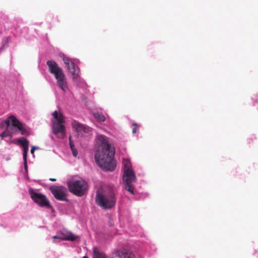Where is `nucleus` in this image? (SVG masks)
I'll return each instance as SVG.
<instances>
[{"mask_svg": "<svg viewBox=\"0 0 258 258\" xmlns=\"http://www.w3.org/2000/svg\"><path fill=\"white\" fill-rule=\"evenodd\" d=\"M97 143L98 147L95 155L96 162L103 170L113 171L116 167L114 150L111 149L108 138L103 135H98Z\"/></svg>", "mask_w": 258, "mask_h": 258, "instance_id": "f257e3e1", "label": "nucleus"}, {"mask_svg": "<svg viewBox=\"0 0 258 258\" xmlns=\"http://www.w3.org/2000/svg\"><path fill=\"white\" fill-rule=\"evenodd\" d=\"M46 64L48 67L49 72L54 75L57 86L63 91L67 92L68 90V82L62 70L54 60H48Z\"/></svg>", "mask_w": 258, "mask_h": 258, "instance_id": "f03ea898", "label": "nucleus"}, {"mask_svg": "<svg viewBox=\"0 0 258 258\" xmlns=\"http://www.w3.org/2000/svg\"><path fill=\"white\" fill-rule=\"evenodd\" d=\"M95 200L97 205L103 209H109L115 206L116 199L114 191L110 189L108 191L98 190Z\"/></svg>", "mask_w": 258, "mask_h": 258, "instance_id": "7ed1b4c3", "label": "nucleus"}, {"mask_svg": "<svg viewBox=\"0 0 258 258\" xmlns=\"http://www.w3.org/2000/svg\"><path fill=\"white\" fill-rule=\"evenodd\" d=\"M124 173L123 181L124 188L132 195L134 194L133 182L136 180V176L134 171L131 168V163L127 161H123Z\"/></svg>", "mask_w": 258, "mask_h": 258, "instance_id": "20e7f679", "label": "nucleus"}, {"mask_svg": "<svg viewBox=\"0 0 258 258\" xmlns=\"http://www.w3.org/2000/svg\"><path fill=\"white\" fill-rule=\"evenodd\" d=\"M67 184L70 191L79 197L84 195L88 190L87 182L82 179L69 181Z\"/></svg>", "mask_w": 258, "mask_h": 258, "instance_id": "39448f33", "label": "nucleus"}, {"mask_svg": "<svg viewBox=\"0 0 258 258\" xmlns=\"http://www.w3.org/2000/svg\"><path fill=\"white\" fill-rule=\"evenodd\" d=\"M49 189L54 198L60 201H68L67 199V189L63 186L53 185L49 187Z\"/></svg>", "mask_w": 258, "mask_h": 258, "instance_id": "423d86ee", "label": "nucleus"}, {"mask_svg": "<svg viewBox=\"0 0 258 258\" xmlns=\"http://www.w3.org/2000/svg\"><path fill=\"white\" fill-rule=\"evenodd\" d=\"M29 193L34 202L40 207L47 208H49L51 207L48 199L45 195L32 190H30Z\"/></svg>", "mask_w": 258, "mask_h": 258, "instance_id": "0eeeda50", "label": "nucleus"}, {"mask_svg": "<svg viewBox=\"0 0 258 258\" xmlns=\"http://www.w3.org/2000/svg\"><path fill=\"white\" fill-rule=\"evenodd\" d=\"M62 59L69 72L73 75V79H75L78 78L79 69L75 66L73 60L67 56H63Z\"/></svg>", "mask_w": 258, "mask_h": 258, "instance_id": "6e6552de", "label": "nucleus"}, {"mask_svg": "<svg viewBox=\"0 0 258 258\" xmlns=\"http://www.w3.org/2000/svg\"><path fill=\"white\" fill-rule=\"evenodd\" d=\"M64 119H59L58 120L52 121L53 132L55 135L60 134V138H63L64 137L66 128L63 125Z\"/></svg>", "mask_w": 258, "mask_h": 258, "instance_id": "1a4fd4ad", "label": "nucleus"}, {"mask_svg": "<svg viewBox=\"0 0 258 258\" xmlns=\"http://www.w3.org/2000/svg\"><path fill=\"white\" fill-rule=\"evenodd\" d=\"M72 126L79 136H85L89 134L91 131L89 127L80 123L77 120H73L72 121Z\"/></svg>", "mask_w": 258, "mask_h": 258, "instance_id": "9d476101", "label": "nucleus"}, {"mask_svg": "<svg viewBox=\"0 0 258 258\" xmlns=\"http://www.w3.org/2000/svg\"><path fill=\"white\" fill-rule=\"evenodd\" d=\"M112 258H135V255L130 250L119 248L114 250Z\"/></svg>", "mask_w": 258, "mask_h": 258, "instance_id": "9b49d317", "label": "nucleus"}, {"mask_svg": "<svg viewBox=\"0 0 258 258\" xmlns=\"http://www.w3.org/2000/svg\"><path fill=\"white\" fill-rule=\"evenodd\" d=\"M60 240L75 241L77 239L78 236L71 232H67L60 233Z\"/></svg>", "mask_w": 258, "mask_h": 258, "instance_id": "f8f14e48", "label": "nucleus"}, {"mask_svg": "<svg viewBox=\"0 0 258 258\" xmlns=\"http://www.w3.org/2000/svg\"><path fill=\"white\" fill-rule=\"evenodd\" d=\"M9 119H11L12 124L14 127H17L18 129L19 127L23 125L21 122H20L15 116L14 115H11L9 117Z\"/></svg>", "mask_w": 258, "mask_h": 258, "instance_id": "ddd939ff", "label": "nucleus"}, {"mask_svg": "<svg viewBox=\"0 0 258 258\" xmlns=\"http://www.w3.org/2000/svg\"><path fill=\"white\" fill-rule=\"evenodd\" d=\"M94 258H108V256L103 252L100 251L97 248H94Z\"/></svg>", "mask_w": 258, "mask_h": 258, "instance_id": "4468645a", "label": "nucleus"}, {"mask_svg": "<svg viewBox=\"0 0 258 258\" xmlns=\"http://www.w3.org/2000/svg\"><path fill=\"white\" fill-rule=\"evenodd\" d=\"M18 130L21 132L22 135L27 137L30 135L29 127L24 124H23L22 126H20Z\"/></svg>", "mask_w": 258, "mask_h": 258, "instance_id": "2eb2a0df", "label": "nucleus"}, {"mask_svg": "<svg viewBox=\"0 0 258 258\" xmlns=\"http://www.w3.org/2000/svg\"><path fill=\"white\" fill-rule=\"evenodd\" d=\"M94 116L96 119L100 121L103 122L105 120V117L102 113H95L94 114Z\"/></svg>", "mask_w": 258, "mask_h": 258, "instance_id": "dca6fc26", "label": "nucleus"}, {"mask_svg": "<svg viewBox=\"0 0 258 258\" xmlns=\"http://www.w3.org/2000/svg\"><path fill=\"white\" fill-rule=\"evenodd\" d=\"M17 142L21 145L23 148L29 146V142L26 139H19L17 140Z\"/></svg>", "mask_w": 258, "mask_h": 258, "instance_id": "f3484780", "label": "nucleus"}, {"mask_svg": "<svg viewBox=\"0 0 258 258\" xmlns=\"http://www.w3.org/2000/svg\"><path fill=\"white\" fill-rule=\"evenodd\" d=\"M52 115L53 116L54 118H55V120H58L59 119H63V116L61 113H58V112L57 111H55L53 112Z\"/></svg>", "mask_w": 258, "mask_h": 258, "instance_id": "a211bd4d", "label": "nucleus"}, {"mask_svg": "<svg viewBox=\"0 0 258 258\" xmlns=\"http://www.w3.org/2000/svg\"><path fill=\"white\" fill-rule=\"evenodd\" d=\"M10 136V133L8 130L7 129L4 132L0 134V137L2 138V139H3L4 138Z\"/></svg>", "mask_w": 258, "mask_h": 258, "instance_id": "6ab92c4d", "label": "nucleus"}, {"mask_svg": "<svg viewBox=\"0 0 258 258\" xmlns=\"http://www.w3.org/2000/svg\"><path fill=\"white\" fill-rule=\"evenodd\" d=\"M133 125L134 126V127L133 128L132 132L133 134H135L137 133V128L136 126H137V124L136 123H134Z\"/></svg>", "mask_w": 258, "mask_h": 258, "instance_id": "aec40b11", "label": "nucleus"}, {"mask_svg": "<svg viewBox=\"0 0 258 258\" xmlns=\"http://www.w3.org/2000/svg\"><path fill=\"white\" fill-rule=\"evenodd\" d=\"M39 148L38 147H35V146H32V149L31 150V153L32 154H34V151L36 149H38Z\"/></svg>", "mask_w": 258, "mask_h": 258, "instance_id": "412c9836", "label": "nucleus"}, {"mask_svg": "<svg viewBox=\"0 0 258 258\" xmlns=\"http://www.w3.org/2000/svg\"><path fill=\"white\" fill-rule=\"evenodd\" d=\"M74 156L76 157L77 156L78 152L77 150L74 148L72 150Z\"/></svg>", "mask_w": 258, "mask_h": 258, "instance_id": "4be33fe9", "label": "nucleus"}, {"mask_svg": "<svg viewBox=\"0 0 258 258\" xmlns=\"http://www.w3.org/2000/svg\"><path fill=\"white\" fill-rule=\"evenodd\" d=\"M52 238L53 239L54 242H55V239H58L59 240H61L60 238V234L58 236L57 235L54 236L52 237Z\"/></svg>", "mask_w": 258, "mask_h": 258, "instance_id": "5701e85b", "label": "nucleus"}, {"mask_svg": "<svg viewBox=\"0 0 258 258\" xmlns=\"http://www.w3.org/2000/svg\"><path fill=\"white\" fill-rule=\"evenodd\" d=\"M27 154L28 153H23V154L24 162L27 161Z\"/></svg>", "mask_w": 258, "mask_h": 258, "instance_id": "b1692460", "label": "nucleus"}, {"mask_svg": "<svg viewBox=\"0 0 258 258\" xmlns=\"http://www.w3.org/2000/svg\"><path fill=\"white\" fill-rule=\"evenodd\" d=\"M24 168H25V171L26 172H28L27 161L24 162Z\"/></svg>", "mask_w": 258, "mask_h": 258, "instance_id": "393cba45", "label": "nucleus"}, {"mask_svg": "<svg viewBox=\"0 0 258 258\" xmlns=\"http://www.w3.org/2000/svg\"><path fill=\"white\" fill-rule=\"evenodd\" d=\"M10 121H11V119H9V117L5 121V123L7 124V126H9L10 125Z\"/></svg>", "mask_w": 258, "mask_h": 258, "instance_id": "a878e982", "label": "nucleus"}, {"mask_svg": "<svg viewBox=\"0 0 258 258\" xmlns=\"http://www.w3.org/2000/svg\"><path fill=\"white\" fill-rule=\"evenodd\" d=\"M70 145L72 150L75 148L74 145L73 144L71 140V137H70Z\"/></svg>", "mask_w": 258, "mask_h": 258, "instance_id": "bb28decb", "label": "nucleus"}, {"mask_svg": "<svg viewBox=\"0 0 258 258\" xmlns=\"http://www.w3.org/2000/svg\"><path fill=\"white\" fill-rule=\"evenodd\" d=\"M29 146L23 147V153H28Z\"/></svg>", "mask_w": 258, "mask_h": 258, "instance_id": "cd10ccee", "label": "nucleus"}, {"mask_svg": "<svg viewBox=\"0 0 258 258\" xmlns=\"http://www.w3.org/2000/svg\"><path fill=\"white\" fill-rule=\"evenodd\" d=\"M49 180L51 181H56V179L55 178H51L49 179Z\"/></svg>", "mask_w": 258, "mask_h": 258, "instance_id": "c85d7f7f", "label": "nucleus"}, {"mask_svg": "<svg viewBox=\"0 0 258 258\" xmlns=\"http://www.w3.org/2000/svg\"><path fill=\"white\" fill-rule=\"evenodd\" d=\"M83 258H88L87 255H85L83 257Z\"/></svg>", "mask_w": 258, "mask_h": 258, "instance_id": "c756f323", "label": "nucleus"}]
</instances>
